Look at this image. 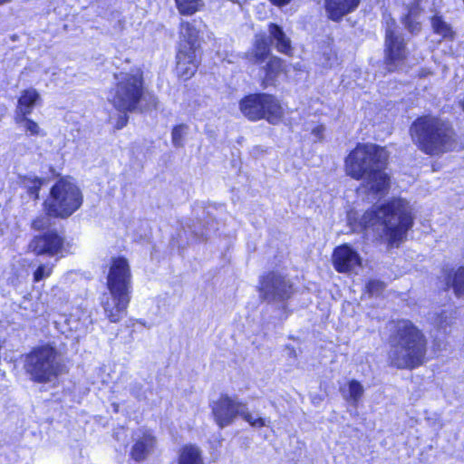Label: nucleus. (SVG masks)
<instances>
[{"label":"nucleus","instance_id":"nucleus-1","mask_svg":"<svg viewBox=\"0 0 464 464\" xmlns=\"http://www.w3.org/2000/svg\"><path fill=\"white\" fill-rule=\"evenodd\" d=\"M387 160L384 148L373 143H359L345 159V171L351 178L362 180L369 191L382 194L389 188L385 172Z\"/></svg>","mask_w":464,"mask_h":464},{"label":"nucleus","instance_id":"nucleus-2","mask_svg":"<svg viewBox=\"0 0 464 464\" xmlns=\"http://www.w3.org/2000/svg\"><path fill=\"white\" fill-rule=\"evenodd\" d=\"M359 224L385 235L392 246H398L412 226L409 203L398 198L382 207L373 206L362 216Z\"/></svg>","mask_w":464,"mask_h":464},{"label":"nucleus","instance_id":"nucleus-3","mask_svg":"<svg viewBox=\"0 0 464 464\" xmlns=\"http://www.w3.org/2000/svg\"><path fill=\"white\" fill-rule=\"evenodd\" d=\"M389 361L398 369H412L422 363L426 353L423 334L409 320L394 323L390 336Z\"/></svg>","mask_w":464,"mask_h":464},{"label":"nucleus","instance_id":"nucleus-4","mask_svg":"<svg viewBox=\"0 0 464 464\" xmlns=\"http://www.w3.org/2000/svg\"><path fill=\"white\" fill-rule=\"evenodd\" d=\"M132 276L128 260L111 259L107 276V292L101 297L105 316L111 323L120 322L126 314L132 290Z\"/></svg>","mask_w":464,"mask_h":464},{"label":"nucleus","instance_id":"nucleus-5","mask_svg":"<svg viewBox=\"0 0 464 464\" xmlns=\"http://www.w3.org/2000/svg\"><path fill=\"white\" fill-rule=\"evenodd\" d=\"M411 135L419 149L431 156L447 152L454 146L453 129L436 117L422 116L415 120L411 126Z\"/></svg>","mask_w":464,"mask_h":464},{"label":"nucleus","instance_id":"nucleus-6","mask_svg":"<svg viewBox=\"0 0 464 464\" xmlns=\"http://www.w3.org/2000/svg\"><path fill=\"white\" fill-rule=\"evenodd\" d=\"M24 370L36 383L55 382L64 371V364L57 349L51 344L32 349L24 359Z\"/></svg>","mask_w":464,"mask_h":464},{"label":"nucleus","instance_id":"nucleus-7","mask_svg":"<svg viewBox=\"0 0 464 464\" xmlns=\"http://www.w3.org/2000/svg\"><path fill=\"white\" fill-rule=\"evenodd\" d=\"M115 86L110 92L109 101L120 111H133L143 94L142 72L136 69L114 74Z\"/></svg>","mask_w":464,"mask_h":464},{"label":"nucleus","instance_id":"nucleus-8","mask_svg":"<svg viewBox=\"0 0 464 464\" xmlns=\"http://www.w3.org/2000/svg\"><path fill=\"white\" fill-rule=\"evenodd\" d=\"M82 204V195L79 188L71 180L62 179L53 186L50 196L44 205L49 216L66 218L72 216Z\"/></svg>","mask_w":464,"mask_h":464},{"label":"nucleus","instance_id":"nucleus-9","mask_svg":"<svg viewBox=\"0 0 464 464\" xmlns=\"http://www.w3.org/2000/svg\"><path fill=\"white\" fill-rule=\"evenodd\" d=\"M239 108L245 117L252 121L266 119L271 124L279 123L284 111L279 102L270 94H251L240 101Z\"/></svg>","mask_w":464,"mask_h":464},{"label":"nucleus","instance_id":"nucleus-10","mask_svg":"<svg viewBox=\"0 0 464 464\" xmlns=\"http://www.w3.org/2000/svg\"><path fill=\"white\" fill-rule=\"evenodd\" d=\"M385 59L384 63L388 72L397 70L406 58L405 43L397 32L396 22L393 18L385 21Z\"/></svg>","mask_w":464,"mask_h":464},{"label":"nucleus","instance_id":"nucleus-11","mask_svg":"<svg viewBox=\"0 0 464 464\" xmlns=\"http://www.w3.org/2000/svg\"><path fill=\"white\" fill-rule=\"evenodd\" d=\"M260 295L267 302H285L294 294L292 281L280 272H270L260 280Z\"/></svg>","mask_w":464,"mask_h":464},{"label":"nucleus","instance_id":"nucleus-12","mask_svg":"<svg viewBox=\"0 0 464 464\" xmlns=\"http://www.w3.org/2000/svg\"><path fill=\"white\" fill-rule=\"evenodd\" d=\"M244 405V403L227 395L220 396L211 405L215 421L220 428L232 424L236 418L240 416Z\"/></svg>","mask_w":464,"mask_h":464},{"label":"nucleus","instance_id":"nucleus-13","mask_svg":"<svg viewBox=\"0 0 464 464\" xmlns=\"http://www.w3.org/2000/svg\"><path fill=\"white\" fill-rule=\"evenodd\" d=\"M64 238L53 230L34 237L30 244L29 248L35 255L55 256L62 252Z\"/></svg>","mask_w":464,"mask_h":464},{"label":"nucleus","instance_id":"nucleus-14","mask_svg":"<svg viewBox=\"0 0 464 464\" xmlns=\"http://www.w3.org/2000/svg\"><path fill=\"white\" fill-rule=\"evenodd\" d=\"M132 438L133 445L130 450V457L136 462L144 461L155 450L156 437L150 430H140L133 434Z\"/></svg>","mask_w":464,"mask_h":464},{"label":"nucleus","instance_id":"nucleus-15","mask_svg":"<svg viewBox=\"0 0 464 464\" xmlns=\"http://www.w3.org/2000/svg\"><path fill=\"white\" fill-rule=\"evenodd\" d=\"M333 264L339 273H349L361 266L362 259L359 254L350 246L342 245L334 251Z\"/></svg>","mask_w":464,"mask_h":464},{"label":"nucleus","instance_id":"nucleus-16","mask_svg":"<svg viewBox=\"0 0 464 464\" xmlns=\"http://www.w3.org/2000/svg\"><path fill=\"white\" fill-rule=\"evenodd\" d=\"M359 4L360 0H325L324 8L329 19L337 22L353 12Z\"/></svg>","mask_w":464,"mask_h":464},{"label":"nucleus","instance_id":"nucleus-17","mask_svg":"<svg viewBox=\"0 0 464 464\" xmlns=\"http://www.w3.org/2000/svg\"><path fill=\"white\" fill-rule=\"evenodd\" d=\"M196 56V52L178 50L176 72L179 78L188 80L195 74L198 68Z\"/></svg>","mask_w":464,"mask_h":464},{"label":"nucleus","instance_id":"nucleus-18","mask_svg":"<svg viewBox=\"0 0 464 464\" xmlns=\"http://www.w3.org/2000/svg\"><path fill=\"white\" fill-rule=\"evenodd\" d=\"M178 50L197 52L199 47L198 31L188 22H181Z\"/></svg>","mask_w":464,"mask_h":464},{"label":"nucleus","instance_id":"nucleus-19","mask_svg":"<svg viewBox=\"0 0 464 464\" xmlns=\"http://www.w3.org/2000/svg\"><path fill=\"white\" fill-rule=\"evenodd\" d=\"M178 464H205L201 450L193 444L183 446L178 454Z\"/></svg>","mask_w":464,"mask_h":464},{"label":"nucleus","instance_id":"nucleus-20","mask_svg":"<svg viewBox=\"0 0 464 464\" xmlns=\"http://www.w3.org/2000/svg\"><path fill=\"white\" fill-rule=\"evenodd\" d=\"M268 33L270 38L275 42V46L278 52L283 53H289L291 52V41L285 35L282 27L276 24H269Z\"/></svg>","mask_w":464,"mask_h":464},{"label":"nucleus","instance_id":"nucleus-21","mask_svg":"<svg viewBox=\"0 0 464 464\" xmlns=\"http://www.w3.org/2000/svg\"><path fill=\"white\" fill-rule=\"evenodd\" d=\"M39 98V93L34 89L24 91L18 100L15 114L29 115Z\"/></svg>","mask_w":464,"mask_h":464},{"label":"nucleus","instance_id":"nucleus-22","mask_svg":"<svg viewBox=\"0 0 464 464\" xmlns=\"http://www.w3.org/2000/svg\"><path fill=\"white\" fill-rule=\"evenodd\" d=\"M270 49L266 36L257 34L249 60L254 63H261L267 58Z\"/></svg>","mask_w":464,"mask_h":464},{"label":"nucleus","instance_id":"nucleus-23","mask_svg":"<svg viewBox=\"0 0 464 464\" xmlns=\"http://www.w3.org/2000/svg\"><path fill=\"white\" fill-rule=\"evenodd\" d=\"M263 70L265 72L263 86L266 87L274 84L275 80L283 71L282 60L277 57H272Z\"/></svg>","mask_w":464,"mask_h":464},{"label":"nucleus","instance_id":"nucleus-24","mask_svg":"<svg viewBox=\"0 0 464 464\" xmlns=\"http://www.w3.org/2000/svg\"><path fill=\"white\" fill-rule=\"evenodd\" d=\"M447 285L453 289L457 297L464 296V267L460 266L449 274Z\"/></svg>","mask_w":464,"mask_h":464},{"label":"nucleus","instance_id":"nucleus-25","mask_svg":"<svg viewBox=\"0 0 464 464\" xmlns=\"http://www.w3.org/2000/svg\"><path fill=\"white\" fill-rule=\"evenodd\" d=\"M420 7L418 4H413L408 11L407 15L403 19L405 27L411 33L415 34L420 30V22L419 21Z\"/></svg>","mask_w":464,"mask_h":464},{"label":"nucleus","instance_id":"nucleus-26","mask_svg":"<svg viewBox=\"0 0 464 464\" xmlns=\"http://www.w3.org/2000/svg\"><path fill=\"white\" fill-rule=\"evenodd\" d=\"M364 392L362 385L356 380H352L348 383L347 392H343V398L352 402L353 405H357Z\"/></svg>","mask_w":464,"mask_h":464},{"label":"nucleus","instance_id":"nucleus-27","mask_svg":"<svg viewBox=\"0 0 464 464\" xmlns=\"http://www.w3.org/2000/svg\"><path fill=\"white\" fill-rule=\"evenodd\" d=\"M179 12L183 15H191L203 5L202 0H175Z\"/></svg>","mask_w":464,"mask_h":464},{"label":"nucleus","instance_id":"nucleus-28","mask_svg":"<svg viewBox=\"0 0 464 464\" xmlns=\"http://www.w3.org/2000/svg\"><path fill=\"white\" fill-rule=\"evenodd\" d=\"M14 121L30 135H42L39 125L33 120L27 118V115L15 114Z\"/></svg>","mask_w":464,"mask_h":464},{"label":"nucleus","instance_id":"nucleus-29","mask_svg":"<svg viewBox=\"0 0 464 464\" xmlns=\"http://www.w3.org/2000/svg\"><path fill=\"white\" fill-rule=\"evenodd\" d=\"M22 186L27 189L28 193L34 195V199L38 198V192L41 188L44 180L36 177H22L20 178Z\"/></svg>","mask_w":464,"mask_h":464},{"label":"nucleus","instance_id":"nucleus-30","mask_svg":"<svg viewBox=\"0 0 464 464\" xmlns=\"http://www.w3.org/2000/svg\"><path fill=\"white\" fill-rule=\"evenodd\" d=\"M431 24L436 34L444 38L452 36V30L450 26L444 22L440 16L435 15L431 19Z\"/></svg>","mask_w":464,"mask_h":464},{"label":"nucleus","instance_id":"nucleus-31","mask_svg":"<svg viewBox=\"0 0 464 464\" xmlns=\"http://www.w3.org/2000/svg\"><path fill=\"white\" fill-rule=\"evenodd\" d=\"M240 416L247 421L254 428H261L268 426L269 420L261 417H254L252 413L248 411L246 405L245 404L243 407V411H241Z\"/></svg>","mask_w":464,"mask_h":464},{"label":"nucleus","instance_id":"nucleus-32","mask_svg":"<svg viewBox=\"0 0 464 464\" xmlns=\"http://www.w3.org/2000/svg\"><path fill=\"white\" fill-rule=\"evenodd\" d=\"M188 130V126L186 124H179L173 128L171 132L172 143L175 147L179 148L183 146V140Z\"/></svg>","mask_w":464,"mask_h":464},{"label":"nucleus","instance_id":"nucleus-33","mask_svg":"<svg viewBox=\"0 0 464 464\" xmlns=\"http://www.w3.org/2000/svg\"><path fill=\"white\" fill-rule=\"evenodd\" d=\"M52 272V266H49L47 265H41L34 273V280L35 282H39L43 279H45L51 276Z\"/></svg>","mask_w":464,"mask_h":464},{"label":"nucleus","instance_id":"nucleus-34","mask_svg":"<svg viewBox=\"0 0 464 464\" xmlns=\"http://www.w3.org/2000/svg\"><path fill=\"white\" fill-rule=\"evenodd\" d=\"M20 307L30 311V314H26V315H36L38 314V304L32 302L30 298L24 297L20 304Z\"/></svg>","mask_w":464,"mask_h":464},{"label":"nucleus","instance_id":"nucleus-35","mask_svg":"<svg viewBox=\"0 0 464 464\" xmlns=\"http://www.w3.org/2000/svg\"><path fill=\"white\" fill-rule=\"evenodd\" d=\"M50 218L51 216H49L48 214L47 216L39 217L33 221L32 227L36 230L44 229L48 227L51 224Z\"/></svg>","mask_w":464,"mask_h":464},{"label":"nucleus","instance_id":"nucleus-36","mask_svg":"<svg viewBox=\"0 0 464 464\" xmlns=\"http://www.w3.org/2000/svg\"><path fill=\"white\" fill-rule=\"evenodd\" d=\"M366 288L369 294L378 295L384 288V284L378 280H371L366 285Z\"/></svg>","mask_w":464,"mask_h":464},{"label":"nucleus","instance_id":"nucleus-37","mask_svg":"<svg viewBox=\"0 0 464 464\" xmlns=\"http://www.w3.org/2000/svg\"><path fill=\"white\" fill-rule=\"evenodd\" d=\"M324 130V128L323 126H317L313 129L312 133L316 137L317 140H321Z\"/></svg>","mask_w":464,"mask_h":464},{"label":"nucleus","instance_id":"nucleus-38","mask_svg":"<svg viewBox=\"0 0 464 464\" xmlns=\"http://www.w3.org/2000/svg\"><path fill=\"white\" fill-rule=\"evenodd\" d=\"M272 4L278 6H283L291 2V0H270Z\"/></svg>","mask_w":464,"mask_h":464},{"label":"nucleus","instance_id":"nucleus-39","mask_svg":"<svg viewBox=\"0 0 464 464\" xmlns=\"http://www.w3.org/2000/svg\"><path fill=\"white\" fill-rule=\"evenodd\" d=\"M287 349L289 350V355L296 357L295 350L293 347H288L287 346Z\"/></svg>","mask_w":464,"mask_h":464},{"label":"nucleus","instance_id":"nucleus-40","mask_svg":"<svg viewBox=\"0 0 464 464\" xmlns=\"http://www.w3.org/2000/svg\"><path fill=\"white\" fill-rule=\"evenodd\" d=\"M193 233H195L196 236L200 237H207V234H205L204 232L193 230Z\"/></svg>","mask_w":464,"mask_h":464},{"label":"nucleus","instance_id":"nucleus-41","mask_svg":"<svg viewBox=\"0 0 464 464\" xmlns=\"http://www.w3.org/2000/svg\"><path fill=\"white\" fill-rule=\"evenodd\" d=\"M132 393L138 398V399H141V394H140L138 392H136L134 390H132Z\"/></svg>","mask_w":464,"mask_h":464},{"label":"nucleus","instance_id":"nucleus-42","mask_svg":"<svg viewBox=\"0 0 464 464\" xmlns=\"http://www.w3.org/2000/svg\"><path fill=\"white\" fill-rule=\"evenodd\" d=\"M443 323H444V314H441L440 320V324L441 327H442Z\"/></svg>","mask_w":464,"mask_h":464},{"label":"nucleus","instance_id":"nucleus-43","mask_svg":"<svg viewBox=\"0 0 464 464\" xmlns=\"http://www.w3.org/2000/svg\"><path fill=\"white\" fill-rule=\"evenodd\" d=\"M126 121H127V118L125 117L124 121H122L121 123H120V122L118 123V128H122V126L125 124Z\"/></svg>","mask_w":464,"mask_h":464},{"label":"nucleus","instance_id":"nucleus-44","mask_svg":"<svg viewBox=\"0 0 464 464\" xmlns=\"http://www.w3.org/2000/svg\"><path fill=\"white\" fill-rule=\"evenodd\" d=\"M12 0H0V5L10 3Z\"/></svg>","mask_w":464,"mask_h":464},{"label":"nucleus","instance_id":"nucleus-45","mask_svg":"<svg viewBox=\"0 0 464 464\" xmlns=\"http://www.w3.org/2000/svg\"><path fill=\"white\" fill-rule=\"evenodd\" d=\"M460 106H461L462 110L464 111V101L460 102Z\"/></svg>","mask_w":464,"mask_h":464}]
</instances>
